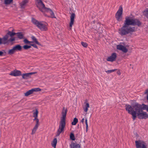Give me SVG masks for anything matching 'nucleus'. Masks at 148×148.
<instances>
[{"label":"nucleus","instance_id":"nucleus-45","mask_svg":"<svg viewBox=\"0 0 148 148\" xmlns=\"http://www.w3.org/2000/svg\"><path fill=\"white\" fill-rule=\"evenodd\" d=\"M117 73L119 75H120L121 74V72L119 71H117Z\"/></svg>","mask_w":148,"mask_h":148},{"label":"nucleus","instance_id":"nucleus-20","mask_svg":"<svg viewBox=\"0 0 148 148\" xmlns=\"http://www.w3.org/2000/svg\"><path fill=\"white\" fill-rule=\"evenodd\" d=\"M15 52L17 51H21L22 50V46L20 45H17L13 47Z\"/></svg>","mask_w":148,"mask_h":148},{"label":"nucleus","instance_id":"nucleus-11","mask_svg":"<svg viewBox=\"0 0 148 148\" xmlns=\"http://www.w3.org/2000/svg\"><path fill=\"white\" fill-rule=\"evenodd\" d=\"M9 75L14 76H18L21 75V73L20 71L15 70L11 71Z\"/></svg>","mask_w":148,"mask_h":148},{"label":"nucleus","instance_id":"nucleus-3","mask_svg":"<svg viewBox=\"0 0 148 148\" xmlns=\"http://www.w3.org/2000/svg\"><path fill=\"white\" fill-rule=\"evenodd\" d=\"M36 5L37 8L42 12H43V10H44L46 12L50 14L51 15V18H56L53 11L49 8H46L42 2L41 3V2H38L36 3Z\"/></svg>","mask_w":148,"mask_h":148},{"label":"nucleus","instance_id":"nucleus-42","mask_svg":"<svg viewBox=\"0 0 148 148\" xmlns=\"http://www.w3.org/2000/svg\"><path fill=\"white\" fill-rule=\"evenodd\" d=\"M23 42H24V43H25V44H28L29 43H30V42L29 41H28L27 39H25L24 40H23Z\"/></svg>","mask_w":148,"mask_h":148},{"label":"nucleus","instance_id":"nucleus-4","mask_svg":"<svg viewBox=\"0 0 148 148\" xmlns=\"http://www.w3.org/2000/svg\"><path fill=\"white\" fill-rule=\"evenodd\" d=\"M32 21L34 24L41 30L46 31L47 29V24H42L34 18H32Z\"/></svg>","mask_w":148,"mask_h":148},{"label":"nucleus","instance_id":"nucleus-47","mask_svg":"<svg viewBox=\"0 0 148 148\" xmlns=\"http://www.w3.org/2000/svg\"><path fill=\"white\" fill-rule=\"evenodd\" d=\"M84 119L83 118L81 121V122H82L83 123H84Z\"/></svg>","mask_w":148,"mask_h":148},{"label":"nucleus","instance_id":"nucleus-17","mask_svg":"<svg viewBox=\"0 0 148 148\" xmlns=\"http://www.w3.org/2000/svg\"><path fill=\"white\" fill-rule=\"evenodd\" d=\"M133 24L132 26L137 25L138 27L142 25V23L137 19H133Z\"/></svg>","mask_w":148,"mask_h":148},{"label":"nucleus","instance_id":"nucleus-48","mask_svg":"<svg viewBox=\"0 0 148 148\" xmlns=\"http://www.w3.org/2000/svg\"><path fill=\"white\" fill-rule=\"evenodd\" d=\"M147 93H148V89H147L146 90V92H145V93L146 94Z\"/></svg>","mask_w":148,"mask_h":148},{"label":"nucleus","instance_id":"nucleus-36","mask_svg":"<svg viewBox=\"0 0 148 148\" xmlns=\"http://www.w3.org/2000/svg\"><path fill=\"white\" fill-rule=\"evenodd\" d=\"M6 53V52L4 50H3L2 51H0V56L5 55Z\"/></svg>","mask_w":148,"mask_h":148},{"label":"nucleus","instance_id":"nucleus-24","mask_svg":"<svg viewBox=\"0 0 148 148\" xmlns=\"http://www.w3.org/2000/svg\"><path fill=\"white\" fill-rule=\"evenodd\" d=\"M87 100H86L85 101V107L84 108V111L86 112H87L88 110V108L89 107V105L88 103L87 102Z\"/></svg>","mask_w":148,"mask_h":148},{"label":"nucleus","instance_id":"nucleus-21","mask_svg":"<svg viewBox=\"0 0 148 148\" xmlns=\"http://www.w3.org/2000/svg\"><path fill=\"white\" fill-rule=\"evenodd\" d=\"M28 0H23L22 2L20 3L21 8L24 9L25 8L26 4L28 3Z\"/></svg>","mask_w":148,"mask_h":148},{"label":"nucleus","instance_id":"nucleus-19","mask_svg":"<svg viewBox=\"0 0 148 148\" xmlns=\"http://www.w3.org/2000/svg\"><path fill=\"white\" fill-rule=\"evenodd\" d=\"M75 16V15L74 13H72L71 14L70 16L71 21L69 25V27H72V25L73 24Z\"/></svg>","mask_w":148,"mask_h":148},{"label":"nucleus","instance_id":"nucleus-40","mask_svg":"<svg viewBox=\"0 0 148 148\" xmlns=\"http://www.w3.org/2000/svg\"><path fill=\"white\" fill-rule=\"evenodd\" d=\"M15 40L14 38L11 37L9 39H8V44L10 42H12Z\"/></svg>","mask_w":148,"mask_h":148},{"label":"nucleus","instance_id":"nucleus-28","mask_svg":"<svg viewBox=\"0 0 148 148\" xmlns=\"http://www.w3.org/2000/svg\"><path fill=\"white\" fill-rule=\"evenodd\" d=\"M15 52V51L13 48L11 49H9L8 52V55H11L13 54Z\"/></svg>","mask_w":148,"mask_h":148},{"label":"nucleus","instance_id":"nucleus-15","mask_svg":"<svg viewBox=\"0 0 148 148\" xmlns=\"http://www.w3.org/2000/svg\"><path fill=\"white\" fill-rule=\"evenodd\" d=\"M100 24L99 23H97L96 25L93 26V28L99 33H101L103 31L101 30V28H100Z\"/></svg>","mask_w":148,"mask_h":148},{"label":"nucleus","instance_id":"nucleus-8","mask_svg":"<svg viewBox=\"0 0 148 148\" xmlns=\"http://www.w3.org/2000/svg\"><path fill=\"white\" fill-rule=\"evenodd\" d=\"M41 89L39 88H34L31 89L25 93V95L26 96H28L32 94L34 92H37L41 91Z\"/></svg>","mask_w":148,"mask_h":148},{"label":"nucleus","instance_id":"nucleus-7","mask_svg":"<svg viewBox=\"0 0 148 148\" xmlns=\"http://www.w3.org/2000/svg\"><path fill=\"white\" fill-rule=\"evenodd\" d=\"M66 125L65 120L60 119L59 123V128L58 130L64 132Z\"/></svg>","mask_w":148,"mask_h":148},{"label":"nucleus","instance_id":"nucleus-22","mask_svg":"<svg viewBox=\"0 0 148 148\" xmlns=\"http://www.w3.org/2000/svg\"><path fill=\"white\" fill-rule=\"evenodd\" d=\"M16 35V33L15 32H12L8 31L7 33L5 35L7 36V37L8 38L9 36L12 37L13 36Z\"/></svg>","mask_w":148,"mask_h":148},{"label":"nucleus","instance_id":"nucleus-32","mask_svg":"<svg viewBox=\"0 0 148 148\" xmlns=\"http://www.w3.org/2000/svg\"><path fill=\"white\" fill-rule=\"evenodd\" d=\"M78 121V119L76 118H75L73 120V121L72 122V124L73 125H75L77 123Z\"/></svg>","mask_w":148,"mask_h":148},{"label":"nucleus","instance_id":"nucleus-41","mask_svg":"<svg viewBox=\"0 0 148 148\" xmlns=\"http://www.w3.org/2000/svg\"><path fill=\"white\" fill-rule=\"evenodd\" d=\"M62 132L61 131H60V130H58L57 133L56 134V137H57L58 136H59L60 134V133Z\"/></svg>","mask_w":148,"mask_h":148},{"label":"nucleus","instance_id":"nucleus-18","mask_svg":"<svg viewBox=\"0 0 148 148\" xmlns=\"http://www.w3.org/2000/svg\"><path fill=\"white\" fill-rule=\"evenodd\" d=\"M2 44L8 45V38L7 36L5 35L2 38Z\"/></svg>","mask_w":148,"mask_h":148},{"label":"nucleus","instance_id":"nucleus-34","mask_svg":"<svg viewBox=\"0 0 148 148\" xmlns=\"http://www.w3.org/2000/svg\"><path fill=\"white\" fill-rule=\"evenodd\" d=\"M13 0H5L4 3L6 5L10 4L13 1Z\"/></svg>","mask_w":148,"mask_h":148},{"label":"nucleus","instance_id":"nucleus-39","mask_svg":"<svg viewBox=\"0 0 148 148\" xmlns=\"http://www.w3.org/2000/svg\"><path fill=\"white\" fill-rule=\"evenodd\" d=\"M81 43L82 45L84 47H87L88 45L86 42H82Z\"/></svg>","mask_w":148,"mask_h":148},{"label":"nucleus","instance_id":"nucleus-2","mask_svg":"<svg viewBox=\"0 0 148 148\" xmlns=\"http://www.w3.org/2000/svg\"><path fill=\"white\" fill-rule=\"evenodd\" d=\"M135 27L127 26L124 25L119 29V33L121 36H124L136 31Z\"/></svg>","mask_w":148,"mask_h":148},{"label":"nucleus","instance_id":"nucleus-5","mask_svg":"<svg viewBox=\"0 0 148 148\" xmlns=\"http://www.w3.org/2000/svg\"><path fill=\"white\" fill-rule=\"evenodd\" d=\"M123 8L121 5L119 8L116 13L115 15L116 18L117 20L119 21H121L122 19V15L123 13Z\"/></svg>","mask_w":148,"mask_h":148},{"label":"nucleus","instance_id":"nucleus-44","mask_svg":"<svg viewBox=\"0 0 148 148\" xmlns=\"http://www.w3.org/2000/svg\"><path fill=\"white\" fill-rule=\"evenodd\" d=\"M2 45V38L0 37V45Z\"/></svg>","mask_w":148,"mask_h":148},{"label":"nucleus","instance_id":"nucleus-30","mask_svg":"<svg viewBox=\"0 0 148 148\" xmlns=\"http://www.w3.org/2000/svg\"><path fill=\"white\" fill-rule=\"evenodd\" d=\"M143 13V15L148 18V9H147L145 10Z\"/></svg>","mask_w":148,"mask_h":148},{"label":"nucleus","instance_id":"nucleus-23","mask_svg":"<svg viewBox=\"0 0 148 148\" xmlns=\"http://www.w3.org/2000/svg\"><path fill=\"white\" fill-rule=\"evenodd\" d=\"M71 148H79L80 147V145L79 144H77L76 143H72L70 145Z\"/></svg>","mask_w":148,"mask_h":148},{"label":"nucleus","instance_id":"nucleus-6","mask_svg":"<svg viewBox=\"0 0 148 148\" xmlns=\"http://www.w3.org/2000/svg\"><path fill=\"white\" fill-rule=\"evenodd\" d=\"M125 19L124 25L127 26H130V25H133V18L128 16L126 17Z\"/></svg>","mask_w":148,"mask_h":148},{"label":"nucleus","instance_id":"nucleus-37","mask_svg":"<svg viewBox=\"0 0 148 148\" xmlns=\"http://www.w3.org/2000/svg\"><path fill=\"white\" fill-rule=\"evenodd\" d=\"M117 69H114L111 70H109L107 71H106V72L108 73H110L112 72H114Z\"/></svg>","mask_w":148,"mask_h":148},{"label":"nucleus","instance_id":"nucleus-38","mask_svg":"<svg viewBox=\"0 0 148 148\" xmlns=\"http://www.w3.org/2000/svg\"><path fill=\"white\" fill-rule=\"evenodd\" d=\"M85 124L86 125V132H87V130H88V123H87V119H85Z\"/></svg>","mask_w":148,"mask_h":148},{"label":"nucleus","instance_id":"nucleus-27","mask_svg":"<svg viewBox=\"0 0 148 148\" xmlns=\"http://www.w3.org/2000/svg\"><path fill=\"white\" fill-rule=\"evenodd\" d=\"M31 38L33 40V42H34L36 44H38L39 45H41V44L37 41V39L34 36H32L31 37Z\"/></svg>","mask_w":148,"mask_h":148},{"label":"nucleus","instance_id":"nucleus-35","mask_svg":"<svg viewBox=\"0 0 148 148\" xmlns=\"http://www.w3.org/2000/svg\"><path fill=\"white\" fill-rule=\"evenodd\" d=\"M31 47V45H24L23 46V48L25 49V50H27L29 49Z\"/></svg>","mask_w":148,"mask_h":148},{"label":"nucleus","instance_id":"nucleus-29","mask_svg":"<svg viewBox=\"0 0 148 148\" xmlns=\"http://www.w3.org/2000/svg\"><path fill=\"white\" fill-rule=\"evenodd\" d=\"M38 112L37 109H36L35 111L33 113V117L34 118V119L37 118Z\"/></svg>","mask_w":148,"mask_h":148},{"label":"nucleus","instance_id":"nucleus-10","mask_svg":"<svg viewBox=\"0 0 148 148\" xmlns=\"http://www.w3.org/2000/svg\"><path fill=\"white\" fill-rule=\"evenodd\" d=\"M34 121H35L36 122V124L33 128V129L32 130V134H34L36 132L38 128V125H39V119L38 118H35L34 119H33Z\"/></svg>","mask_w":148,"mask_h":148},{"label":"nucleus","instance_id":"nucleus-1","mask_svg":"<svg viewBox=\"0 0 148 148\" xmlns=\"http://www.w3.org/2000/svg\"><path fill=\"white\" fill-rule=\"evenodd\" d=\"M125 109L129 114H131L133 120L135 119L137 116L140 119H146L148 118V114L144 112L142 105L137 103H135L132 106L127 104L125 106Z\"/></svg>","mask_w":148,"mask_h":148},{"label":"nucleus","instance_id":"nucleus-50","mask_svg":"<svg viewBox=\"0 0 148 148\" xmlns=\"http://www.w3.org/2000/svg\"><path fill=\"white\" fill-rule=\"evenodd\" d=\"M93 23H95V21H93Z\"/></svg>","mask_w":148,"mask_h":148},{"label":"nucleus","instance_id":"nucleus-49","mask_svg":"<svg viewBox=\"0 0 148 148\" xmlns=\"http://www.w3.org/2000/svg\"><path fill=\"white\" fill-rule=\"evenodd\" d=\"M30 43H32V42H32V41H30Z\"/></svg>","mask_w":148,"mask_h":148},{"label":"nucleus","instance_id":"nucleus-31","mask_svg":"<svg viewBox=\"0 0 148 148\" xmlns=\"http://www.w3.org/2000/svg\"><path fill=\"white\" fill-rule=\"evenodd\" d=\"M141 105H142L143 109L146 110L148 112V105H146L143 103Z\"/></svg>","mask_w":148,"mask_h":148},{"label":"nucleus","instance_id":"nucleus-16","mask_svg":"<svg viewBox=\"0 0 148 148\" xmlns=\"http://www.w3.org/2000/svg\"><path fill=\"white\" fill-rule=\"evenodd\" d=\"M35 73V72H31L27 73H24L22 74V77L23 79H27L30 77L31 75Z\"/></svg>","mask_w":148,"mask_h":148},{"label":"nucleus","instance_id":"nucleus-9","mask_svg":"<svg viewBox=\"0 0 148 148\" xmlns=\"http://www.w3.org/2000/svg\"><path fill=\"white\" fill-rule=\"evenodd\" d=\"M135 142L137 148H145L146 147L143 142L140 140H136Z\"/></svg>","mask_w":148,"mask_h":148},{"label":"nucleus","instance_id":"nucleus-14","mask_svg":"<svg viewBox=\"0 0 148 148\" xmlns=\"http://www.w3.org/2000/svg\"><path fill=\"white\" fill-rule=\"evenodd\" d=\"M67 112V109H65L64 107L62 112V117H61L60 119L65 120Z\"/></svg>","mask_w":148,"mask_h":148},{"label":"nucleus","instance_id":"nucleus-33","mask_svg":"<svg viewBox=\"0 0 148 148\" xmlns=\"http://www.w3.org/2000/svg\"><path fill=\"white\" fill-rule=\"evenodd\" d=\"M70 139L73 140H75V138L74 134L71 133L70 135Z\"/></svg>","mask_w":148,"mask_h":148},{"label":"nucleus","instance_id":"nucleus-13","mask_svg":"<svg viewBox=\"0 0 148 148\" xmlns=\"http://www.w3.org/2000/svg\"><path fill=\"white\" fill-rule=\"evenodd\" d=\"M116 57V53H113L111 55L108 57L107 59V60L108 61L112 62L115 61Z\"/></svg>","mask_w":148,"mask_h":148},{"label":"nucleus","instance_id":"nucleus-46","mask_svg":"<svg viewBox=\"0 0 148 148\" xmlns=\"http://www.w3.org/2000/svg\"><path fill=\"white\" fill-rule=\"evenodd\" d=\"M36 1H37V3L38 2H40L41 3H42V0H36Z\"/></svg>","mask_w":148,"mask_h":148},{"label":"nucleus","instance_id":"nucleus-43","mask_svg":"<svg viewBox=\"0 0 148 148\" xmlns=\"http://www.w3.org/2000/svg\"><path fill=\"white\" fill-rule=\"evenodd\" d=\"M30 45H31V46H32L33 47H34L36 48H37V49L38 48V47L37 46L35 45V44H30Z\"/></svg>","mask_w":148,"mask_h":148},{"label":"nucleus","instance_id":"nucleus-12","mask_svg":"<svg viewBox=\"0 0 148 148\" xmlns=\"http://www.w3.org/2000/svg\"><path fill=\"white\" fill-rule=\"evenodd\" d=\"M116 48L117 49L125 53L127 52L128 51L127 49L125 47L120 44L117 45Z\"/></svg>","mask_w":148,"mask_h":148},{"label":"nucleus","instance_id":"nucleus-26","mask_svg":"<svg viewBox=\"0 0 148 148\" xmlns=\"http://www.w3.org/2000/svg\"><path fill=\"white\" fill-rule=\"evenodd\" d=\"M18 38L19 39H22L23 38V35L22 32H18L16 33Z\"/></svg>","mask_w":148,"mask_h":148},{"label":"nucleus","instance_id":"nucleus-25","mask_svg":"<svg viewBox=\"0 0 148 148\" xmlns=\"http://www.w3.org/2000/svg\"><path fill=\"white\" fill-rule=\"evenodd\" d=\"M57 140L56 138H55L53 139L52 143H51L52 146L54 148H56V145L57 143Z\"/></svg>","mask_w":148,"mask_h":148}]
</instances>
